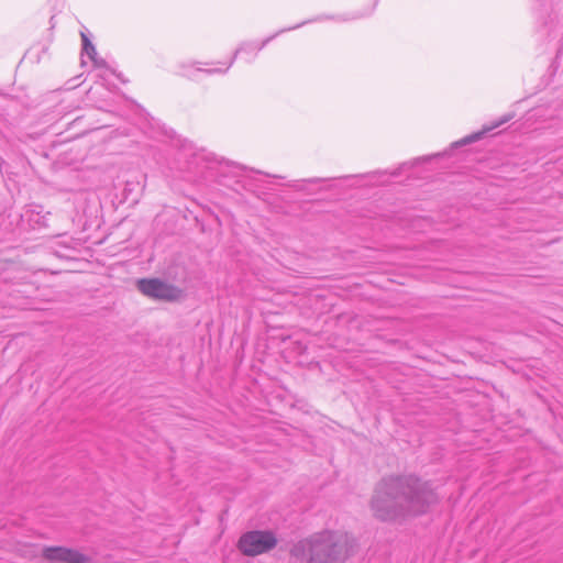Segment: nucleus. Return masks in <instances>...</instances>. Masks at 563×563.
I'll return each instance as SVG.
<instances>
[{"mask_svg": "<svg viewBox=\"0 0 563 563\" xmlns=\"http://www.w3.org/2000/svg\"><path fill=\"white\" fill-rule=\"evenodd\" d=\"M438 501L431 482L413 474L390 475L377 483L371 508L382 521H398L424 515Z\"/></svg>", "mask_w": 563, "mask_h": 563, "instance_id": "nucleus-1", "label": "nucleus"}, {"mask_svg": "<svg viewBox=\"0 0 563 563\" xmlns=\"http://www.w3.org/2000/svg\"><path fill=\"white\" fill-rule=\"evenodd\" d=\"M354 540L346 533L323 531L297 542L290 553L300 563H342L353 550Z\"/></svg>", "mask_w": 563, "mask_h": 563, "instance_id": "nucleus-2", "label": "nucleus"}, {"mask_svg": "<svg viewBox=\"0 0 563 563\" xmlns=\"http://www.w3.org/2000/svg\"><path fill=\"white\" fill-rule=\"evenodd\" d=\"M276 544L277 539L272 531L253 530L241 536L238 548L246 556H256L271 551Z\"/></svg>", "mask_w": 563, "mask_h": 563, "instance_id": "nucleus-3", "label": "nucleus"}, {"mask_svg": "<svg viewBox=\"0 0 563 563\" xmlns=\"http://www.w3.org/2000/svg\"><path fill=\"white\" fill-rule=\"evenodd\" d=\"M137 289L146 297L164 301H177L181 298L180 288L158 278H143L137 280Z\"/></svg>", "mask_w": 563, "mask_h": 563, "instance_id": "nucleus-4", "label": "nucleus"}, {"mask_svg": "<svg viewBox=\"0 0 563 563\" xmlns=\"http://www.w3.org/2000/svg\"><path fill=\"white\" fill-rule=\"evenodd\" d=\"M43 558L52 563H90L91 559L81 552L64 547H46Z\"/></svg>", "mask_w": 563, "mask_h": 563, "instance_id": "nucleus-5", "label": "nucleus"}, {"mask_svg": "<svg viewBox=\"0 0 563 563\" xmlns=\"http://www.w3.org/2000/svg\"><path fill=\"white\" fill-rule=\"evenodd\" d=\"M81 38H82V51L90 57V59H92L95 62V64L97 66H103L104 60L103 59L98 60L96 58V55H97L96 48H95L93 44L89 41V38L86 36L85 33H81Z\"/></svg>", "mask_w": 563, "mask_h": 563, "instance_id": "nucleus-6", "label": "nucleus"}, {"mask_svg": "<svg viewBox=\"0 0 563 563\" xmlns=\"http://www.w3.org/2000/svg\"><path fill=\"white\" fill-rule=\"evenodd\" d=\"M508 120H509V118H505V119H503L501 121H499V122H497L496 124H494L493 126H490V128L486 129L485 131L479 132V133H475V134H473V135H471V136L466 137V139L464 140V143H471V142H474V141L479 140V139H481V136H482L485 132L492 131L493 129H495V128H497V126L501 125L503 123L507 122Z\"/></svg>", "mask_w": 563, "mask_h": 563, "instance_id": "nucleus-7", "label": "nucleus"}]
</instances>
